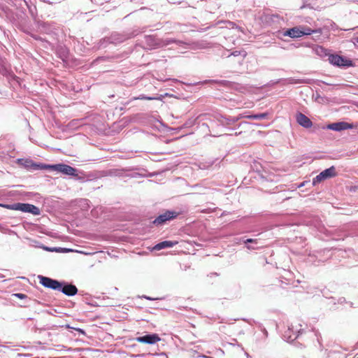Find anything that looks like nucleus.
<instances>
[{
	"label": "nucleus",
	"instance_id": "nucleus-13",
	"mask_svg": "<svg viewBox=\"0 0 358 358\" xmlns=\"http://www.w3.org/2000/svg\"><path fill=\"white\" fill-rule=\"evenodd\" d=\"M267 116H268L267 113H259V114H256V115H248V116H246V117L250 120H257V119L262 120V119L266 118Z\"/></svg>",
	"mask_w": 358,
	"mask_h": 358
},
{
	"label": "nucleus",
	"instance_id": "nucleus-9",
	"mask_svg": "<svg viewBox=\"0 0 358 358\" xmlns=\"http://www.w3.org/2000/svg\"><path fill=\"white\" fill-rule=\"evenodd\" d=\"M296 122L305 128H310L313 126L311 120L301 113H298L296 115Z\"/></svg>",
	"mask_w": 358,
	"mask_h": 358
},
{
	"label": "nucleus",
	"instance_id": "nucleus-2",
	"mask_svg": "<svg viewBox=\"0 0 358 358\" xmlns=\"http://www.w3.org/2000/svg\"><path fill=\"white\" fill-rule=\"evenodd\" d=\"M0 206L5 208L8 210H20L24 213H29L34 215H38L41 213L40 209L33 205L29 203H15L13 204H3L0 203Z\"/></svg>",
	"mask_w": 358,
	"mask_h": 358
},
{
	"label": "nucleus",
	"instance_id": "nucleus-15",
	"mask_svg": "<svg viewBox=\"0 0 358 358\" xmlns=\"http://www.w3.org/2000/svg\"><path fill=\"white\" fill-rule=\"evenodd\" d=\"M257 243V240L252 239V238H248L245 241V243Z\"/></svg>",
	"mask_w": 358,
	"mask_h": 358
},
{
	"label": "nucleus",
	"instance_id": "nucleus-16",
	"mask_svg": "<svg viewBox=\"0 0 358 358\" xmlns=\"http://www.w3.org/2000/svg\"><path fill=\"white\" fill-rule=\"evenodd\" d=\"M17 296L20 299H23L24 297V294H17Z\"/></svg>",
	"mask_w": 358,
	"mask_h": 358
},
{
	"label": "nucleus",
	"instance_id": "nucleus-17",
	"mask_svg": "<svg viewBox=\"0 0 358 358\" xmlns=\"http://www.w3.org/2000/svg\"><path fill=\"white\" fill-rule=\"evenodd\" d=\"M247 248L249 249V250H254L255 249L254 248H252L250 246H247Z\"/></svg>",
	"mask_w": 358,
	"mask_h": 358
},
{
	"label": "nucleus",
	"instance_id": "nucleus-8",
	"mask_svg": "<svg viewBox=\"0 0 358 358\" xmlns=\"http://www.w3.org/2000/svg\"><path fill=\"white\" fill-rule=\"evenodd\" d=\"M135 340L140 343H146L152 345L161 340L160 337L156 334H147L143 336H138L135 338Z\"/></svg>",
	"mask_w": 358,
	"mask_h": 358
},
{
	"label": "nucleus",
	"instance_id": "nucleus-4",
	"mask_svg": "<svg viewBox=\"0 0 358 358\" xmlns=\"http://www.w3.org/2000/svg\"><path fill=\"white\" fill-rule=\"evenodd\" d=\"M336 176V172L334 166H331L329 169H325L322 171L319 175H317L313 180V184L315 185L317 183L321 182L322 181L333 178Z\"/></svg>",
	"mask_w": 358,
	"mask_h": 358
},
{
	"label": "nucleus",
	"instance_id": "nucleus-3",
	"mask_svg": "<svg viewBox=\"0 0 358 358\" xmlns=\"http://www.w3.org/2000/svg\"><path fill=\"white\" fill-rule=\"evenodd\" d=\"M320 30H313L307 27H295L287 29L284 36L291 38H299L304 35H310L313 33H320Z\"/></svg>",
	"mask_w": 358,
	"mask_h": 358
},
{
	"label": "nucleus",
	"instance_id": "nucleus-6",
	"mask_svg": "<svg viewBox=\"0 0 358 358\" xmlns=\"http://www.w3.org/2000/svg\"><path fill=\"white\" fill-rule=\"evenodd\" d=\"M329 61L331 64L338 66H349L352 65V62L338 55H331L329 57Z\"/></svg>",
	"mask_w": 358,
	"mask_h": 358
},
{
	"label": "nucleus",
	"instance_id": "nucleus-12",
	"mask_svg": "<svg viewBox=\"0 0 358 358\" xmlns=\"http://www.w3.org/2000/svg\"><path fill=\"white\" fill-rule=\"evenodd\" d=\"M176 244H178V242L177 241H162L158 244H157L155 247H154V249L157 250H160L162 249H164V248H171V247H173L174 245H176Z\"/></svg>",
	"mask_w": 358,
	"mask_h": 358
},
{
	"label": "nucleus",
	"instance_id": "nucleus-10",
	"mask_svg": "<svg viewBox=\"0 0 358 358\" xmlns=\"http://www.w3.org/2000/svg\"><path fill=\"white\" fill-rule=\"evenodd\" d=\"M327 128L334 131H342L352 129V125L347 122H341L330 124L327 126Z\"/></svg>",
	"mask_w": 358,
	"mask_h": 358
},
{
	"label": "nucleus",
	"instance_id": "nucleus-5",
	"mask_svg": "<svg viewBox=\"0 0 358 358\" xmlns=\"http://www.w3.org/2000/svg\"><path fill=\"white\" fill-rule=\"evenodd\" d=\"M40 283L45 287L52 289L54 290H60L62 288L61 282L48 277L41 276Z\"/></svg>",
	"mask_w": 358,
	"mask_h": 358
},
{
	"label": "nucleus",
	"instance_id": "nucleus-7",
	"mask_svg": "<svg viewBox=\"0 0 358 358\" xmlns=\"http://www.w3.org/2000/svg\"><path fill=\"white\" fill-rule=\"evenodd\" d=\"M179 215L178 213L175 211H166L164 213L159 215L153 222L155 224H162L164 223L165 222L174 219L178 217Z\"/></svg>",
	"mask_w": 358,
	"mask_h": 358
},
{
	"label": "nucleus",
	"instance_id": "nucleus-1",
	"mask_svg": "<svg viewBox=\"0 0 358 358\" xmlns=\"http://www.w3.org/2000/svg\"><path fill=\"white\" fill-rule=\"evenodd\" d=\"M32 166L34 169H51L52 171H57L68 176H77V170L75 168L64 164L54 165L34 164Z\"/></svg>",
	"mask_w": 358,
	"mask_h": 358
},
{
	"label": "nucleus",
	"instance_id": "nucleus-11",
	"mask_svg": "<svg viewBox=\"0 0 358 358\" xmlns=\"http://www.w3.org/2000/svg\"><path fill=\"white\" fill-rule=\"evenodd\" d=\"M64 294L67 296H74L78 292L77 287L73 285H66L64 286L62 285V288L60 289Z\"/></svg>",
	"mask_w": 358,
	"mask_h": 358
},
{
	"label": "nucleus",
	"instance_id": "nucleus-14",
	"mask_svg": "<svg viewBox=\"0 0 358 358\" xmlns=\"http://www.w3.org/2000/svg\"><path fill=\"white\" fill-rule=\"evenodd\" d=\"M44 249L46 250V251H49V252H61L62 251V248H48V247H44Z\"/></svg>",
	"mask_w": 358,
	"mask_h": 358
},
{
	"label": "nucleus",
	"instance_id": "nucleus-18",
	"mask_svg": "<svg viewBox=\"0 0 358 358\" xmlns=\"http://www.w3.org/2000/svg\"><path fill=\"white\" fill-rule=\"evenodd\" d=\"M357 43H358V38H357Z\"/></svg>",
	"mask_w": 358,
	"mask_h": 358
}]
</instances>
